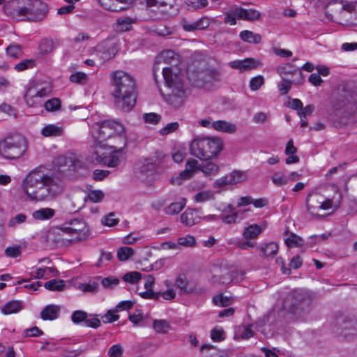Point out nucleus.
<instances>
[{"label":"nucleus","instance_id":"obj_1","mask_svg":"<svg viewBox=\"0 0 357 357\" xmlns=\"http://www.w3.org/2000/svg\"><path fill=\"white\" fill-rule=\"evenodd\" d=\"M63 188L59 176L40 169L30 172L22 181L23 192L29 200L34 202L52 200L62 192Z\"/></svg>","mask_w":357,"mask_h":357},{"label":"nucleus","instance_id":"obj_2","mask_svg":"<svg viewBox=\"0 0 357 357\" xmlns=\"http://www.w3.org/2000/svg\"><path fill=\"white\" fill-rule=\"evenodd\" d=\"M113 87L112 95L115 107L123 112H130L136 103L137 86L135 79L130 74L116 70L110 75Z\"/></svg>","mask_w":357,"mask_h":357},{"label":"nucleus","instance_id":"obj_3","mask_svg":"<svg viewBox=\"0 0 357 357\" xmlns=\"http://www.w3.org/2000/svg\"><path fill=\"white\" fill-rule=\"evenodd\" d=\"M123 126L114 121L94 123L91 134L100 146H109L115 152H121L127 145Z\"/></svg>","mask_w":357,"mask_h":357},{"label":"nucleus","instance_id":"obj_4","mask_svg":"<svg viewBox=\"0 0 357 357\" xmlns=\"http://www.w3.org/2000/svg\"><path fill=\"white\" fill-rule=\"evenodd\" d=\"M312 298L305 290L294 289L289 292L283 301L284 309L295 321L305 320L312 310Z\"/></svg>","mask_w":357,"mask_h":357},{"label":"nucleus","instance_id":"obj_5","mask_svg":"<svg viewBox=\"0 0 357 357\" xmlns=\"http://www.w3.org/2000/svg\"><path fill=\"white\" fill-rule=\"evenodd\" d=\"M162 73L165 86L169 91L165 95L163 94L165 100L176 108L181 107L185 98L181 75L178 73H173L172 68L169 67H163Z\"/></svg>","mask_w":357,"mask_h":357},{"label":"nucleus","instance_id":"obj_6","mask_svg":"<svg viewBox=\"0 0 357 357\" xmlns=\"http://www.w3.org/2000/svg\"><path fill=\"white\" fill-rule=\"evenodd\" d=\"M331 188L334 192L331 197H326L317 191L308 194L306 198V207L312 216L321 218L322 215L319 214V210H336L340 207L342 194L336 186L333 185Z\"/></svg>","mask_w":357,"mask_h":357},{"label":"nucleus","instance_id":"obj_7","mask_svg":"<svg viewBox=\"0 0 357 357\" xmlns=\"http://www.w3.org/2000/svg\"><path fill=\"white\" fill-rule=\"evenodd\" d=\"M333 107L342 123L347 125L357 123V93L344 88L336 102H333Z\"/></svg>","mask_w":357,"mask_h":357},{"label":"nucleus","instance_id":"obj_8","mask_svg":"<svg viewBox=\"0 0 357 357\" xmlns=\"http://www.w3.org/2000/svg\"><path fill=\"white\" fill-rule=\"evenodd\" d=\"M223 141L220 137H202L195 139L190 145L192 155L207 160L216 158L222 151Z\"/></svg>","mask_w":357,"mask_h":357},{"label":"nucleus","instance_id":"obj_9","mask_svg":"<svg viewBox=\"0 0 357 357\" xmlns=\"http://www.w3.org/2000/svg\"><path fill=\"white\" fill-rule=\"evenodd\" d=\"M26 151V139L22 135H8L0 141V155L5 159L20 158Z\"/></svg>","mask_w":357,"mask_h":357},{"label":"nucleus","instance_id":"obj_10","mask_svg":"<svg viewBox=\"0 0 357 357\" xmlns=\"http://www.w3.org/2000/svg\"><path fill=\"white\" fill-rule=\"evenodd\" d=\"M187 74L191 84L197 87L202 86L205 83L218 80L220 77V74L216 71L201 66L193 68L190 67Z\"/></svg>","mask_w":357,"mask_h":357},{"label":"nucleus","instance_id":"obj_11","mask_svg":"<svg viewBox=\"0 0 357 357\" xmlns=\"http://www.w3.org/2000/svg\"><path fill=\"white\" fill-rule=\"evenodd\" d=\"M67 225H68L61 227L60 229L61 231L70 234L72 236V238L66 239L67 241L73 243L87 238L89 229L84 221L75 219L67 223Z\"/></svg>","mask_w":357,"mask_h":357},{"label":"nucleus","instance_id":"obj_12","mask_svg":"<svg viewBox=\"0 0 357 357\" xmlns=\"http://www.w3.org/2000/svg\"><path fill=\"white\" fill-rule=\"evenodd\" d=\"M27 1L24 15L27 20L38 22L45 19L48 12L47 5L40 0H27Z\"/></svg>","mask_w":357,"mask_h":357},{"label":"nucleus","instance_id":"obj_13","mask_svg":"<svg viewBox=\"0 0 357 357\" xmlns=\"http://www.w3.org/2000/svg\"><path fill=\"white\" fill-rule=\"evenodd\" d=\"M54 164L63 173H66L67 171L75 172L82 167L81 161L73 154L58 156L54 160Z\"/></svg>","mask_w":357,"mask_h":357},{"label":"nucleus","instance_id":"obj_14","mask_svg":"<svg viewBox=\"0 0 357 357\" xmlns=\"http://www.w3.org/2000/svg\"><path fill=\"white\" fill-rule=\"evenodd\" d=\"M26 2H28L27 0H10L4 5V12L7 15L19 20L20 17H24Z\"/></svg>","mask_w":357,"mask_h":357},{"label":"nucleus","instance_id":"obj_15","mask_svg":"<svg viewBox=\"0 0 357 357\" xmlns=\"http://www.w3.org/2000/svg\"><path fill=\"white\" fill-rule=\"evenodd\" d=\"M91 162L95 164H104L110 167H115L119 164V158L116 155H107L105 153H100L96 150L90 158Z\"/></svg>","mask_w":357,"mask_h":357},{"label":"nucleus","instance_id":"obj_16","mask_svg":"<svg viewBox=\"0 0 357 357\" xmlns=\"http://www.w3.org/2000/svg\"><path fill=\"white\" fill-rule=\"evenodd\" d=\"M143 278L145 280L146 291L139 292V295L144 299L158 301L160 297V291H154L153 289L155 285V278L151 275H145Z\"/></svg>","mask_w":357,"mask_h":357},{"label":"nucleus","instance_id":"obj_17","mask_svg":"<svg viewBox=\"0 0 357 357\" xmlns=\"http://www.w3.org/2000/svg\"><path fill=\"white\" fill-rule=\"evenodd\" d=\"M105 9L121 12L127 10L135 0H98Z\"/></svg>","mask_w":357,"mask_h":357},{"label":"nucleus","instance_id":"obj_18","mask_svg":"<svg viewBox=\"0 0 357 357\" xmlns=\"http://www.w3.org/2000/svg\"><path fill=\"white\" fill-rule=\"evenodd\" d=\"M51 91L52 86L49 84H46L37 89L30 88L24 95V100L28 105H33L34 104V98H43L47 96L50 94Z\"/></svg>","mask_w":357,"mask_h":357},{"label":"nucleus","instance_id":"obj_19","mask_svg":"<svg viewBox=\"0 0 357 357\" xmlns=\"http://www.w3.org/2000/svg\"><path fill=\"white\" fill-rule=\"evenodd\" d=\"M276 71L280 77H284L287 75L298 74V77L294 79V84H301L304 82V78L301 70L291 63H286L284 65L278 66L276 69Z\"/></svg>","mask_w":357,"mask_h":357},{"label":"nucleus","instance_id":"obj_20","mask_svg":"<svg viewBox=\"0 0 357 357\" xmlns=\"http://www.w3.org/2000/svg\"><path fill=\"white\" fill-rule=\"evenodd\" d=\"M342 333L345 337L357 335V319L345 317L339 323Z\"/></svg>","mask_w":357,"mask_h":357},{"label":"nucleus","instance_id":"obj_21","mask_svg":"<svg viewBox=\"0 0 357 357\" xmlns=\"http://www.w3.org/2000/svg\"><path fill=\"white\" fill-rule=\"evenodd\" d=\"M229 66L231 68L239 70L241 72L248 71L257 67L255 60L252 58L233 61L229 63Z\"/></svg>","mask_w":357,"mask_h":357},{"label":"nucleus","instance_id":"obj_22","mask_svg":"<svg viewBox=\"0 0 357 357\" xmlns=\"http://www.w3.org/2000/svg\"><path fill=\"white\" fill-rule=\"evenodd\" d=\"M257 248L260 251V257L265 259H272L278 252V245L274 242L266 243Z\"/></svg>","mask_w":357,"mask_h":357},{"label":"nucleus","instance_id":"obj_23","mask_svg":"<svg viewBox=\"0 0 357 357\" xmlns=\"http://www.w3.org/2000/svg\"><path fill=\"white\" fill-rule=\"evenodd\" d=\"M201 217L197 210L188 208L181 215V222L188 227H191L200 222Z\"/></svg>","mask_w":357,"mask_h":357},{"label":"nucleus","instance_id":"obj_24","mask_svg":"<svg viewBox=\"0 0 357 357\" xmlns=\"http://www.w3.org/2000/svg\"><path fill=\"white\" fill-rule=\"evenodd\" d=\"M234 14L238 19L253 21L258 20L260 17V13L255 9H245L241 7L234 8Z\"/></svg>","mask_w":357,"mask_h":357},{"label":"nucleus","instance_id":"obj_25","mask_svg":"<svg viewBox=\"0 0 357 357\" xmlns=\"http://www.w3.org/2000/svg\"><path fill=\"white\" fill-rule=\"evenodd\" d=\"M198 161L195 159H189L186 162V168L179 173L178 179L188 180L192 177L195 172L198 171L197 169Z\"/></svg>","mask_w":357,"mask_h":357},{"label":"nucleus","instance_id":"obj_26","mask_svg":"<svg viewBox=\"0 0 357 357\" xmlns=\"http://www.w3.org/2000/svg\"><path fill=\"white\" fill-rule=\"evenodd\" d=\"M61 307L56 305H47L40 312V317L43 320H54L58 318Z\"/></svg>","mask_w":357,"mask_h":357},{"label":"nucleus","instance_id":"obj_27","mask_svg":"<svg viewBox=\"0 0 357 357\" xmlns=\"http://www.w3.org/2000/svg\"><path fill=\"white\" fill-rule=\"evenodd\" d=\"M197 169L201 171L206 177L211 178L218 174L219 166L213 162H207L201 165L197 164Z\"/></svg>","mask_w":357,"mask_h":357},{"label":"nucleus","instance_id":"obj_28","mask_svg":"<svg viewBox=\"0 0 357 357\" xmlns=\"http://www.w3.org/2000/svg\"><path fill=\"white\" fill-rule=\"evenodd\" d=\"M284 234L287 236L284 238V243L287 247L298 248L303 245L304 241L301 236L292 232L289 233L288 231H286Z\"/></svg>","mask_w":357,"mask_h":357},{"label":"nucleus","instance_id":"obj_29","mask_svg":"<svg viewBox=\"0 0 357 357\" xmlns=\"http://www.w3.org/2000/svg\"><path fill=\"white\" fill-rule=\"evenodd\" d=\"M186 204V199L181 198L178 201L171 203L165 208V213L169 215H174L179 213Z\"/></svg>","mask_w":357,"mask_h":357},{"label":"nucleus","instance_id":"obj_30","mask_svg":"<svg viewBox=\"0 0 357 357\" xmlns=\"http://www.w3.org/2000/svg\"><path fill=\"white\" fill-rule=\"evenodd\" d=\"M213 129L227 133H234L236 131L235 124L230 123L226 121H216L213 123Z\"/></svg>","mask_w":357,"mask_h":357},{"label":"nucleus","instance_id":"obj_31","mask_svg":"<svg viewBox=\"0 0 357 357\" xmlns=\"http://www.w3.org/2000/svg\"><path fill=\"white\" fill-rule=\"evenodd\" d=\"M188 283L189 282L184 275H179L175 281L176 287L180 289L182 294H191L195 292L193 288H188Z\"/></svg>","mask_w":357,"mask_h":357},{"label":"nucleus","instance_id":"obj_32","mask_svg":"<svg viewBox=\"0 0 357 357\" xmlns=\"http://www.w3.org/2000/svg\"><path fill=\"white\" fill-rule=\"evenodd\" d=\"M63 132V128L53 124L45 126L41 131L45 137H57L62 135Z\"/></svg>","mask_w":357,"mask_h":357},{"label":"nucleus","instance_id":"obj_33","mask_svg":"<svg viewBox=\"0 0 357 357\" xmlns=\"http://www.w3.org/2000/svg\"><path fill=\"white\" fill-rule=\"evenodd\" d=\"M55 214L54 209L50 208H43L34 211L32 214L36 220H45L51 219Z\"/></svg>","mask_w":357,"mask_h":357},{"label":"nucleus","instance_id":"obj_34","mask_svg":"<svg viewBox=\"0 0 357 357\" xmlns=\"http://www.w3.org/2000/svg\"><path fill=\"white\" fill-rule=\"evenodd\" d=\"M262 232V229L257 224L251 225L246 227L243 233L245 239L256 238Z\"/></svg>","mask_w":357,"mask_h":357},{"label":"nucleus","instance_id":"obj_35","mask_svg":"<svg viewBox=\"0 0 357 357\" xmlns=\"http://www.w3.org/2000/svg\"><path fill=\"white\" fill-rule=\"evenodd\" d=\"M21 309L22 303L20 301H11L1 307V312L4 314H10L17 313Z\"/></svg>","mask_w":357,"mask_h":357},{"label":"nucleus","instance_id":"obj_36","mask_svg":"<svg viewBox=\"0 0 357 357\" xmlns=\"http://www.w3.org/2000/svg\"><path fill=\"white\" fill-rule=\"evenodd\" d=\"M100 278L90 280L88 283H82L79 285V289L83 292L96 293L99 287Z\"/></svg>","mask_w":357,"mask_h":357},{"label":"nucleus","instance_id":"obj_37","mask_svg":"<svg viewBox=\"0 0 357 357\" xmlns=\"http://www.w3.org/2000/svg\"><path fill=\"white\" fill-rule=\"evenodd\" d=\"M241 40L246 43L258 44L261 40V37L258 33H255L251 31L245 30L240 33Z\"/></svg>","mask_w":357,"mask_h":357},{"label":"nucleus","instance_id":"obj_38","mask_svg":"<svg viewBox=\"0 0 357 357\" xmlns=\"http://www.w3.org/2000/svg\"><path fill=\"white\" fill-rule=\"evenodd\" d=\"M54 40L52 38H43L39 43V50L41 54H48L55 49Z\"/></svg>","mask_w":357,"mask_h":357},{"label":"nucleus","instance_id":"obj_39","mask_svg":"<svg viewBox=\"0 0 357 357\" xmlns=\"http://www.w3.org/2000/svg\"><path fill=\"white\" fill-rule=\"evenodd\" d=\"M132 20L130 18H118L114 24V29L116 31H128L131 29Z\"/></svg>","mask_w":357,"mask_h":357},{"label":"nucleus","instance_id":"obj_40","mask_svg":"<svg viewBox=\"0 0 357 357\" xmlns=\"http://www.w3.org/2000/svg\"><path fill=\"white\" fill-rule=\"evenodd\" d=\"M245 272L243 270H234L229 272V279L224 280L222 284H229L231 282H241L245 277Z\"/></svg>","mask_w":357,"mask_h":357},{"label":"nucleus","instance_id":"obj_41","mask_svg":"<svg viewBox=\"0 0 357 357\" xmlns=\"http://www.w3.org/2000/svg\"><path fill=\"white\" fill-rule=\"evenodd\" d=\"M44 287L50 291H61L65 289L66 285L63 280L53 279L45 282Z\"/></svg>","mask_w":357,"mask_h":357},{"label":"nucleus","instance_id":"obj_42","mask_svg":"<svg viewBox=\"0 0 357 357\" xmlns=\"http://www.w3.org/2000/svg\"><path fill=\"white\" fill-rule=\"evenodd\" d=\"M169 328V324L166 320L159 319L153 321V328L158 333H166Z\"/></svg>","mask_w":357,"mask_h":357},{"label":"nucleus","instance_id":"obj_43","mask_svg":"<svg viewBox=\"0 0 357 357\" xmlns=\"http://www.w3.org/2000/svg\"><path fill=\"white\" fill-rule=\"evenodd\" d=\"M271 180L273 183L278 187L287 184L289 181V178L285 176L283 173L279 172H275L271 176Z\"/></svg>","mask_w":357,"mask_h":357},{"label":"nucleus","instance_id":"obj_44","mask_svg":"<svg viewBox=\"0 0 357 357\" xmlns=\"http://www.w3.org/2000/svg\"><path fill=\"white\" fill-rule=\"evenodd\" d=\"M133 255L134 250L130 247H122L117 251V257L120 261H126Z\"/></svg>","mask_w":357,"mask_h":357},{"label":"nucleus","instance_id":"obj_45","mask_svg":"<svg viewBox=\"0 0 357 357\" xmlns=\"http://www.w3.org/2000/svg\"><path fill=\"white\" fill-rule=\"evenodd\" d=\"M142 278L140 273L137 271H132L125 274L123 276V280L130 284H135L138 282Z\"/></svg>","mask_w":357,"mask_h":357},{"label":"nucleus","instance_id":"obj_46","mask_svg":"<svg viewBox=\"0 0 357 357\" xmlns=\"http://www.w3.org/2000/svg\"><path fill=\"white\" fill-rule=\"evenodd\" d=\"M175 55V52L172 50L164 51L157 56V62L170 63L172 60L174 59Z\"/></svg>","mask_w":357,"mask_h":357},{"label":"nucleus","instance_id":"obj_47","mask_svg":"<svg viewBox=\"0 0 357 357\" xmlns=\"http://www.w3.org/2000/svg\"><path fill=\"white\" fill-rule=\"evenodd\" d=\"M282 77V81L280 82L278 85V90L281 91L282 95L287 94L291 89V85L294 83V80H290L284 78V77Z\"/></svg>","mask_w":357,"mask_h":357},{"label":"nucleus","instance_id":"obj_48","mask_svg":"<svg viewBox=\"0 0 357 357\" xmlns=\"http://www.w3.org/2000/svg\"><path fill=\"white\" fill-rule=\"evenodd\" d=\"M231 185L245 181L247 179L246 174L240 171H234L229 174Z\"/></svg>","mask_w":357,"mask_h":357},{"label":"nucleus","instance_id":"obj_49","mask_svg":"<svg viewBox=\"0 0 357 357\" xmlns=\"http://www.w3.org/2000/svg\"><path fill=\"white\" fill-rule=\"evenodd\" d=\"M44 106L47 111H57L61 108V101L59 98H54L46 101Z\"/></svg>","mask_w":357,"mask_h":357},{"label":"nucleus","instance_id":"obj_50","mask_svg":"<svg viewBox=\"0 0 357 357\" xmlns=\"http://www.w3.org/2000/svg\"><path fill=\"white\" fill-rule=\"evenodd\" d=\"M213 301L215 305L226 307L231 304V301L229 297L224 296L222 294H218L213 298Z\"/></svg>","mask_w":357,"mask_h":357},{"label":"nucleus","instance_id":"obj_51","mask_svg":"<svg viewBox=\"0 0 357 357\" xmlns=\"http://www.w3.org/2000/svg\"><path fill=\"white\" fill-rule=\"evenodd\" d=\"M264 84V78L262 75L252 77L250 81V88L252 91L258 90Z\"/></svg>","mask_w":357,"mask_h":357},{"label":"nucleus","instance_id":"obj_52","mask_svg":"<svg viewBox=\"0 0 357 357\" xmlns=\"http://www.w3.org/2000/svg\"><path fill=\"white\" fill-rule=\"evenodd\" d=\"M143 119L147 123L157 124L161 120L160 115L156 113H145L143 114Z\"/></svg>","mask_w":357,"mask_h":357},{"label":"nucleus","instance_id":"obj_53","mask_svg":"<svg viewBox=\"0 0 357 357\" xmlns=\"http://www.w3.org/2000/svg\"><path fill=\"white\" fill-rule=\"evenodd\" d=\"M6 52L11 57L17 58L22 54L21 46L17 44H10L7 47Z\"/></svg>","mask_w":357,"mask_h":357},{"label":"nucleus","instance_id":"obj_54","mask_svg":"<svg viewBox=\"0 0 357 357\" xmlns=\"http://www.w3.org/2000/svg\"><path fill=\"white\" fill-rule=\"evenodd\" d=\"M177 243L180 245L191 247L196 243V241L193 236L187 235L185 236L178 238Z\"/></svg>","mask_w":357,"mask_h":357},{"label":"nucleus","instance_id":"obj_55","mask_svg":"<svg viewBox=\"0 0 357 357\" xmlns=\"http://www.w3.org/2000/svg\"><path fill=\"white\" fill-rule=\"evenodd\" d=\"M86 317L87 313L82 310L75 311L71 316L72 321L76 324H80L82 321L85 322Z\"/></svg>","mask_w":357,"mask_h":357},{"label":"nucleus","instance_id":"obj_56","mask_svg":"<svg viewBox=\"0 0 357 357\" xmlns=\"http://www.w3.org/2000/svg\"><path fill=\"white\" fill-rule=\"evenodd\" d=\"M104 197V193L100 190H90L88 198L93 203L100 202Z\"/></svg>","mask_w":357,"mask_h":357},{"label":"nucleus","instance_id":"obj_57","mask_svg":"<svg viewBox=\"0 0 357 357\" xmlns=\"http://www.w3.org/2000/svg\"><path fill=\"white\" fill-rule=\"evenodd\" d=\"M119 280L113 277L105 278L101 280L102 285L106 289H112L114 287L118 285Z\"/></svg>","mask_w":357,"mask_h":357},{"label":"nucleus","instance_id":"obj_58","mask_svg":"<svg viewBox=\"0 0 357 357\" xmlns=\"http://www.w3.org/2000/svg\"><path fill=\"white\" fill-rule=\"evenodd\" d=\"M213 199V194L210 191H202L195 195V200L197 202H204Z\"/></svg>","mask_w":357,"mask_h":357},{"label":"nucleus","instance_id":"obj_59","mask_svg":"<svg viewBox=\"0 0 357 357\" xmlns=\"http://www.w3.org/2000/svg\"><path fill=\"white\" fill-rule=\"evenodd\" d=\"M118 310H109L108 312L102 316V319L104 323H112L119 319V316L116 314Z\"/></svg>","mask_w":357,"mask_h":357},{"label":"nucleus","instance_id":"obj_60","mask_svg":"<svg viewBox=\"0 0 357 357\" xmlns=\"http://www.w3.org/2000/svg\"><path fill=\"white\" fill-rule=\"evenodd\" d=\"M211 337L214 342L222 341L225 339L223 329L214 328L211 332Z\"/></svg>","mask_w":357,"mask_h":357},{"label":"nucleus","instance_id":"obj_61","mask_svg":"<svg viewBox=\"0 0 357 357\" xmlns=\"http://www.w3.org/2000/svg\"><path fill=\"white\" fill-rule=\"evenodd\" d=\"M123 347L121 345L117 344L112 346L109 351L108 354L109 357H121L123 355Z\"/></svg>","mask_w":357,"mask_h":357},{"label":"nucleus","instance_id":"obj_62","mask_svg":"<svg viewBox=\"0 0 357 357\" xmlns=\"http://www.w3.org/2000/svg\"><path fill=\"white\" fill-rule=\"evenodd\" d=\"M179 127V125L177 122H172L168 123L166 126L160 129V133L162 135H166L171 132L176 131Z\"/></svg>","mask_w":357,"mask_h":357},{"label":"nucleus","instance_id":"obj_63","mask_svg":"<svg viewBox=\"0 0 357 357\" xmlns=\"http://www.w3.org/2000/svg\"><path fill=\"white\" fill-rule=\"evenodd\" d=\"M43 334V331H41L37 326H33L30 328H26L24 331V337H38Z\"/></svg>","mask_w":357,"mask_h":357},{"label":"nucleus","instance_id":"obj_64","mask_svg":"<svg viewBox=\"0 0 357 357\" xmlns=\"http://www.w3.org/2000/svg\"><path fill=\"white\" fill-rule=\"evenodd\" d=\"M229 178H230L229 174L225 175V176L218 178L213 183V187L214 188H222L225 185H231V182Z\"/></svg>","mask_w":357,"mask_h":357}]
</instances>
